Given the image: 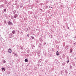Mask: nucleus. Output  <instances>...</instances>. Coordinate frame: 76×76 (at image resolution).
Listing matches in <instances>:
<instances>
[{"instance_id": "24", "label": "nucleus", "mask_w": 76, "mask_h": 76, "mask_svg": "<svg viewBox=\"0 0 76 76\" xmlns=\"http://www.w3.org/2000/svg\"><path fill=\"white\" fill-rule=\"evenodd\" d=\"M21 35H23V33L22 31H21Z\"/></svg>"}, {"instance_id": "2", "label": "nucleus", "mask_w": 76, "mask_h": 76, "mask_svg": "<svg viewBox=\"0 0 76 76\" xmlns=\"http://www.w3.org/2000/svg\"><path fill=\"white\" fill-rule=\"evenodd\" d=\"M18 15L17 14H14L13 15V16H14V18H18Z\"/></svg>"}, {"instance_id": "47", "label": "nucleus", "mask_w": 76, "mask_h": 76, "mask_svg": "<svg viewBox=\"0 0 76 76\" xmlns=\"http://www.w3.org/2000/svg\"><path fill=\"white\" fill-rule=\"evenodd\" d=\"M75 60H76V58H75Z\"/></svg>"}, {"instance_id": "3", "label": "nucleus", "mask_w": 76, "mask_h": 76, "mask_svg": "<svg viewBox=\"0 0 76 76\" xmlns=\"http://www.w3.org/2000/svg\"><path fill=\"white\" fill-rule=\"evenodd\" d=\"M9 38H12V37H13V34H12V33H10L9 35Z\"/></svg>"}, {"instance_id": "8", "label": "nucleus", "mask_w": 76, "mask_h": 76, "mask_svg": "<svg viewBox=\"0 0 76 76\" xmlns=\"http://www.w3.org/2000/svg\"><path fill=\"white\" fill-rule=\"evenodd\" d=\"M28 28H25V31H26V32H28Z\"/></svg>"}, {"instance_id": "46", "label": "nucleus", "mask_w": 76, "mask_h": 76, "mask_svg": "<svg viewBox=\"0 0 76 76\" xmlns=\"http://www.w3.org/2000/svg\"><path fill=\"white\" fill-rule=\"evenodd\" d=\"M12 63L13 64V62H12Z\"/></svg>"}, {"instance_id": "39", "label": "nucleus", "mask_w": 76, "mask_h": 76, "mask_svg": "<svg viewBox=\"0 0 76 76\" xmlns=\"http://www.w3.org/2000/svg\"><path fill=\"white\" fill-rule=\"evenodd\" d=\"M66 62H68L67 63H68V62H69V60L67 61Z\"/></svg>"}, {"instance_id": "12", "label": "nucleus", "mask_w": 76, "mask_h": 76, "mask_svg": "<svg viewBox=\"0 0 76 76\" xmlns=\"http://www.w3.org/2000/svg\"><path fill=\"white\" fill-rule=\"evenodd\" d=\"M42 45H41V44L39 43V48H41V47Z\"/></svg>"}, {"instance_id": "28", "label": "nucleus", "mask_w": 76, "mask_h": 76, "mask_svg": "<svg viewBox=\"0 0 76 76\" xmlns=\"http://www.w3.org/2000/svg\"><path fill=\"white\" fill-rule=\"evenodd\" d=\"M27 37H29V34H27Z\"/></svg>"}, {"instance_id": "14", "label": "nucleus", "mask_w": 76, "mask_h": 76, "mask_svg": "<svg viewBox=\"0 0 76 76\" xmlns=\"http://www.w3.org/2000/svg\"><path fill=\"white\" fill-rule=\"evenodd\" d=\"M65 73H66V74H68V72H67V70H66L65 72Z\"/></svg>"}, {"instance_id": "18", "label": "nucleus", "mask_w": 76, "mask_h": 76, "mask_svg": "<svg viewBox=\"0 0 76 76\" xmlns=\"http://www.w3.org/2000/svg\"><path fill=\"white\" fill-rule=\"evenodd\" d=\"M4 12H6V8L4 9Z\"/></svg>"}, {"instance_id": "44", "label": "nucleus", "mask_w": 76, "mask_h": 76, "mask_svg": "<svg viewBox=\"0 0 76 76\" xmlns=\"http://www.w3.org/2000/svg\"><path fill=\"white\" fill-rule=\"evenodd\" d=\"M21 49L22 50V48H21Z\"/></svg>"}, {"instance_id": "19", "label": "nucleus", "mask_w": 76, "mask_h": 76, "mask_svg": "<svg viewBox=\"0 0 76 76\" xmlns=\"http://www.w3.org/2000/svg\"><path fill=\"white\" fill-rule=\"evenodd\" d=\"M14 56H16V57H18V55H17V53H15V54Z\"/></svg>"}, {"instance_id": "22", "label": "nucleus", "mask_w": 76, "mask_h": 76, "mask_svg": "<svg viewBox=\"0 0 76 76\" xmlns=\"http://www.w3.org/2000/svg\"><path fill=\"white\" fill-rule=\"evenodd\" d=\"M31 38L32 39H34V36H31Z\"/></svg>"}, {"instance_id": "42", "label": "nucleus", "mask_w": 76, "mask_h": 76, "mask_svg": "<svg viewBox=\"0 0 76 76\" xmlns=\"http://www.w3.org/2000/svg\"><path fill=\"white\" fill-rule=\"evenodd\" d=\"M38 29H36V31H38Z\"/></svg>"}, {"instance_id": "29", "label": "nucleus", "mask_w": 76, "mask_h": 76, "mask_svg": "<svg viewBox=\"0 0 76 76\" xmlns=\"http://www.w3.org/2000/svg\"><path fill=\"white\" fill-rule=\"evenodd\" d=\"M11 19H13V17H12V16L11 17Z\"/></svg>"}, {"instance_id": "21", "label": "nucleus", "mask_w": 76, "mask_h": 76, "mask_svg": "<svg viewBox=\"0 0 76 76\" xmlns=\"http://www.w3.org/2000/svg\"><path fill=\"white\" fill-rule=\"evenodd\" d=\"M10 72H7V74H8V75H10Z\"/></svg>"}, {"instance_id": "33", "label": "nucleus", "mask_w": 76, "mask_h": 76, "mask_svg": "<svg viewBox=\"0 0 76 76\" xmlns=\"http://www.w3.org/2000/svg\"><path fill=\"white\" fill-rule=\"evenodd\" d=\"M45 7H46V8H48V6H46Z\"/></svg>"}, {"instance_id": "30", "label": "nucleus", "mask_w": 76, "mask_h": 76, "mask_svg": "<svg viewBox=\"0 0 76 76\" xmlns=\"http://www.w3.org/2000/svg\"><path fill=\"white\" fill-rule=\"evenodd\" d=\"M53 30H51V33H52V32H53Z\"/></svg>"}, {"instance_id": "38", "label": "nucleus", "mask_w": 76, "mask_h": 76, "mask_svg": "<svg viewBox=\"0 0 76 76\" xmlns=\"http://www.w3.org/2000/svg\"><path fill=\"white\" fill-rule=\"evenodd\" d=\"M70 68H72V65H70Z\"/></svg>"}, {"instance_id": "5", "label": "nucleus", "mask_w": 76, "mask_h": 76, "mask_svg": "<svg viewBox=\"0 0 76 76\" xmlns=\"http://www.w3.org/2000/svg\"><path fill=\"white\" fill-rule=\"evenodd\" d=\"M39 41H40L41 42H42V41H43V39L42 38H40L39 39Z\"/></svg>"}, {"instance_id": "13", "label": "nucleus", "mask_w": 76, "mask_h": 76, "mask_svg": "<svg viewBox=\"0 0 76 76\" xmlns=\"http://www.w3.org/2000/svg\"><path fill=\"white\" fill-rule=\"evenodd\" d=\"M56 55L57 56H59V53H58V51L56 52Z\"/></svg>"}, {"instance_id": "27", "label": "nucleus", "mask_w": 76, "mask_h": 76, "mask_svg": "<svg viewBox=\"0 0 76 76\" xmlns=\"http://www.w3.org/2000/svg\"><path fill=\"white\" fill-rule=\"evenodd\" d=\"M5 4H7V1H6V0L5 1Z\"/></svg>"}, {"instance_id": "15", "label": "nucleus", "mask_w": 76, "mask_h": 76, "mask_svg": "<svg viewBox=\"0 0 76 76\" xmlns=\"http://www.w3.org/2000/svg\"><path fill=\"white\" fill-rule=\"evenodd\" d=\"M26 52L27 53L29 54V50H27L26 51Z\"/></svg>"}, {"instance_id": "37", "label": "nucleus", "mask_w": 76, "mask_h": 76, "mask_svg": "<svg viewBox=\"0 0 76 76\" xmlns=\"http://www.w3.org/2000/svg\"><path fill=\"white\" fill-rule=\"evenodd\" d=\"M18 31V34H19L20 33V31Z\"/></svg>"}, {"instance_id": "40", "label": "nucleus", "mask_w": 76, "mask_h": 76, "mask_svg": "<svg viewBox=\"0 0 76 76\" xmlns=\"http://www.w3.org/2000/svg\"><path fill=\"white\" fill-rule=\"evenodd\" d=\"M12 53L13 54H15V52H13Z\"/></svg>"}, {"instance_id": "26", "label": "nucleus", "mask_w": 76, "mask_h": 76, "mask_svg": "<svg viewBox=\"0 0 76 76\" xmlns=\"http://www.w3.org/2000/svg\"><path fill=\"white\" fill-rule=\"evenodd\" d=\"M72 50H70V53H72Z\"/></svg>"}, {"instance_id": "4", "label": "nucleus", "mask_w": 76, "mask_h": 76, "mask_svg": "<svg viewBox=\"0 0 76 76\" xmlns=\"http://www.w3.org/2000/svg\"><path fill=\"white\" fill-rule=\"evenodd\" d=\"M8 52L10 54L12 53V49L11 48H9L8 49Z\"/></svg>"}, {"instance_id": "31", "label": "nucleus", "mask_w": 76, "mask_h": 76, "mask_svg": "<svg viewBox=\"0 0 76 76\" xmlns=\"http://www.w3.org/2000/svg\"><path fill=\"white\" fill-rule=\"evenodd\" d=\"M22 7H23V6H20V8H22Z\"/></svg>"}, {"instance_id": "9", "label": "nucleus", "mask_w": 76, "mask_h": 76, "mask_svg": "<svg viewBox=\"0 0 76 76\" xmlns=\"http://www.w3.org/2000/svg\"><path fill=\"white\" fill-rule=\"evenodd\" d=\"M4 6L3 5H1L0 6V7L1 8V9H2V7H3V8H4Z\"/></svg>"}, {"instance_id": "11", "label": "nucleus", "mask_w": 76, "mask_h": 76, "mask_svg": "<svg viewBox=\"0 0 76 76\" xmlns=\"http://www.w3.org/2000/svg\"><path fill=\"white\" fill-rule=\"evenodd\" d=\"M25 62H28V59H27V58H26L25 59Z\"/></svg>"}, {"instance_id": "25", "label": "nucleus", "mask_w": 76, "mask_h": 76, "mask_svg": "<svg viewBox=\"0 0 76 76\" xmlns=\"http://www.w3.org/2000/svg\"><path fill=\"white\" fill-rule=\"evenodd\" d=\"M46 45V42H44V46L45 45Z\"/></svg>"}, {"instance_id": "32", "label": "nucleus", "mask_w": 76, "mask_h": 76, "mask_svg": "<svg viewBox=\"0 0 76 76\" xmlns=\"http://www.w3.org/2000/svg\"><path fill=\"white\" fill-rule=\"evenodd\" d=\"M73 44H74V45H76V42L73 43Z\"/></svg>"}, {"instance_id": "35", "label": "nucleus", "mask_w": 76, "mask_h": 76, "mask_svg": "<svg viewBox=\"0 0 76 76\" xmlns=\"http://www.w3.org/2000/svg\"><path fill=\"white\" fill-rule=\"evenodd\" d=\"M50 36L51 37H53V35H52V34H51Z\"/></svg>"}, {"instance_id": "36", "label": "nucleus", "mask_w": 76, "mask_h": 76, "mask_svg": "<svg viewBox=\"0 0 76 76\" xmlns=\"http://www.w3.org/2000/svg\"><path fill=\"white\" fill-rule=\"evenodd\" d=\"M60 23V22H59V21H58V23Z\"/></svg>"}, {"instance_id": "1", "label": "nucleus", "mask_w": 76, "mask_h": 76, "mask_svg": "<svg viewBox=\"0 0 76 76\" xmlns=\"http://www.w3.org/2000/svg\"><path fill=\"white\" fill-rule=\"evenodd\" d=\"M8 25H13V23L12 22V21H9L8 22Z\"/></svg>"}, {"instance_id": "17", "label": "nucleus", "mask_w": 76, "mask_h": 76, "mask_svg": "<svg viewBox=\"0 0 76 76\" xmlns=\"http://www.w3.org/2000/svg\"><path fill=\"white\" fill-rule=\"evenodd\" d=\"M4 23L5 24V25H7V23H6V20H4Z\"/></svg>"}, {"instance_id": "23", "label": "nucleus", "mask_w": 76, "mask_h": 76, "mask_svg": "<svg viewBox=\"0 0 76 76\" xmlns=\"http://www.w3.org/2000/svg\"><path fill=\"white\" fill-rule=\"evenodd\" d=\"M3 63H6V61H5L4 59V60Z\"/></svg>"}, {"instance_id": "16", "label": "nucleus", "mask_w": 76, "mask_h": 76, "mask_svg": "<svg viewBox=\"0 0 76 76\" xmlns=\"http://www.w3.org/2000/svg\"><path fill=\"white\" fill-rule=\"evenodd\" d=\"M37 54H38V56H39V54H40V53L39 52V51L37 53Z\"/></svg>"}, {"instance_id": "6", "label": "nucleus", "mask_w": 76, "mask_h": 76, "mask_svg": "<svg viewBox=\"0 0 76 76\" xmlns=\"http://www.w3.org/2000/svg\"><path fill=\"white\" fill-rule=\"evenodd\" d=\"M16 13V10H14L13 12V14H14V15H15V14Z\"/></svg>"}, {"instance_id": "45", "label": "nucleus", "mask_w": 76, "mask_h": 76, "mask_svg": "<svg viewBox=\"0 0 76 76\" xmlns=\"http://www.w3.org/2000/svg\"><path fill=\"white\" fill-rule=\"evenodd\" d=\"M49 7L50 8V7H51L50 6Z\"/></svg>"}, {"instance_id": "10", "label": "nucleus", "mask_w": 76, "mask_h": 76, "mask_svg": "<svg viewBox=\"0 0 76 76\" xmlns=\"http://www.w3.org/2000/svg\"><path fill=\"white\" fill-rule=\"evenodd\" d=\"M1 69L3 72H4V71H5V69L4 68H2Z\"/></svg>"}, {"instance_id": "20", "label": "nucleus", "mask_w": 76, "mask_h": 76, "mask_svg": "<svg viewBox=\"0 0 76 76\" xmlns=\"http://www.w3.org/2000/svg\"><path fill=\"white\" fill-rule=\"evenodd\" d=\"M31 47L32 49H33V48H35V46H34V45H32Z\"/></svg>"}, {"instance_id": "34", "label": "nucleus", "mask_w": 76, "mask_h": 76, "mask_svg": "<svg viewBox=\"0 0 76 76\" xmlns=\"http://www.w3.org/2000/svg\"><path fill=\"white\" fill-rule=\"evenodd\" d=\"M26 56L27 57H29V54H27Z\"/></svg>"}, {"instance_id": "41", "label": "nucleus", "mask_w": 76, "mask_h": 76, "mask_svg": "<svg viewBox=\"0 0 76 76\" xmlns=\"http://www.w3.org/2000/svg\"><path fill=\"white\" fill-rule=\"evenodd\" d=\"M68 29H69V27H68Z\"/></svg>"}, {"instance_id": "43", "label": "nucleus", "mask_w": 76, "mask_h": 76, "mask_svg": "<svg viewBox=\"0 0 76 76\" xmlns=\"http://www.w3.org/2000/svg\"><path fill=\"white\" fill-rule=\"evenodd\" d=\"M64 64H62L63 65V66H64Z\"/></svg>"}, {"instance_id": "7", "label": "nucleus", "mask_w": 76, "mask_h": 76, "mask_svg": "<svg viewBox=\"0 0 76 76\" xmlns=\"http://www.w3.org/2000/svg\"><path fill=\"white\" fill-rule=\"evenodd\" d=\"M12 33L13 34H16V31H15V30H13L12 31Z\"/></svg>"}]
</instances>
